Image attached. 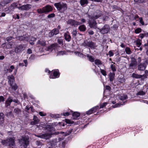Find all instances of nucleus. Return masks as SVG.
Returning <instances> with one entry per match:
<instances>
[{"label": "nucleus", "instance_id": "nucleus-12", "mask_svg": "<svg viewBox=\"0 0 148 148\" xmlns=\"http://www.w3.org/2000/svg\"><path fill=\"white\" fill-rule=\"evenodd\" d=\"M59 31L58 29H54L51 31L49 34V36L51 37L54 35H56L59 33Z\"/></svg>", "mask_w": 148, "mask_h": 148}, {"label": "nucleus", "instance_id": "nucleus-18", "mask_svg": "<svg viewBox=\"0 0 148 148\" xmlns=\"http://www.w3.org/2000/svg\"><path fill=\"white\" fill-rule=\"evenodd\" d=\"M8 83L10 84L14 83V78L12 75L8 76Z\"/></svg>", "mask_w": 148, "mask_h": 148}, {"label": "nucleus", "instance_id": "nucleus-34", "mask_svg": "<svg viewBox=\"0 0 148 148\" xmlns=\"http://www.w3.org/2000/svg\"><path fill=\"white\" fill-rule=\"evenodd\" d=\"M119 98L121 100L123 101L127 98V96L126 95H123L122 96H119Z\"/></svg>", "mask_w": 148, "mask_h": 148}, {"label": "nucleus", "instance_id": "nucleus-58", "mask_svg": "<svg viewBox=\"0 0 148 148\" xmlns=\"http://www.w3.org/2000/svg\"><path fill=\"white\" fill-rule=\"evenodd\" d=\"M72 34L73 36H75L77 34V32L76 30H73L72 32Z\"/></svg>", "mask_w": 148, "mask_h": 148}, {"label": "nucleus", "instance_id": "nucleus-62", "mask_svg": "<svg viewBox=\"0 0 148 148\" xmlns=\"http://www.w3.org/2000/svg\"><path fill=\"white\" fill-rule=\"evenodd\" d=\"M5 117L4 115L2 113H0V119L4 118Z\"/></svg>", "mask_w": 148, "mask_h": 148}, {"label": "nucleus", "instance_id": "nucleus-2", "mask_svg": "<svg viewBox=\"0 0 148 148\" xmlns=\"http://www.w3.org/2000/svg\"><path fill=\"white\" fill-rule=\"evenodd\" d=\"M52 8L51 6L47 5L43 7L42 8L38 9L37 10V12L39 14L46 13H48L52 10Z\"/></svg>", "mask_w": 148, "mask_h": 148}, {"label": "nucleus", "instance_id": "nucleus-36", "mask_svg": "<svg viewBox=\"0 0 148 148\" xmlns=\"http://www.w3.org/2000/svg\"><path fill=\"white\" fill-rule=\"evenodd\" d=\"M95 64L97 65H99L101 64V61L99 59H96L94 60Z\"/></svg>", "mask_w": 148, "mask_h": 148}, {"label": "nucleus", "instance_id": "nucleus-38", "mask_svg": "<svg viewBox=\"0 0 148 148\" xmlns=\"http://www.w3.org/2000/svg\"><path fill=\"white\" fill-rule=\"evenodd\" d=\"M14 112L16 114H19L21 112V110L18 108H16L14 109Z\"/></svg>", "mask_w": 148, "mask_h": 148}, {"label": "nucleus", "instance_id": "nucleus-32", "mask_svg": "<svg viewBox=\"0 0 148 148\" xmlns=\"http://www.w3.org/2000/svg\"><path fill=\"white\" fill-rule=\"evenodd\" d=\"M126 53L127 54H130L132 53V51L128 47H126L125 49Z\"/></svg>", "mask_w": 148, "mask_h": 148}, {"label": "nucleus", "instance_id": "nucleus-7", "mask_svg": "<svg viewBox=\"0 0 148 148\" xmlns=\"http://www.w3.org/2000/svg\"><path fill=\"white\" fill-rule=\"evenodd\" d=\"M67 24H69L72 26H76L79 25L81 23L78 21H75L74 20L69 19L67 21Z\"/></svg>", "mask_w": 148, "mask_h": 148}, {"label": "nucleus", "instance_id": "nucleus-5", "mask_svg": "<svg viewBox=\"0 0 148 148\" xmlns=\"http://www.w3.org/2000/svg\"><path fill=\"white\" fill-rule=\"evenodd\" d=\"M52 135V133L51 132H50L49 133H46L45 134H40L39 135H35L38 138H40L42 139H49L51 137Z\"/></svg>", "mask_w": 148, "mask_h": 148}, {"label": "nucleus", "instance_id": "nucleus-44", "mask_svg": "<svg viewBox=\"0 0 148 148\" xmlns=\"http://www.w3.org/2000/svg\"><path fill=\"white\" fill-rule=\"evenodd\" d=\"M36 145L38 146H40L42 145V143L40 141H37L36 142Z\"/></svg>", "mask_w": 148, "mask_h": 148}, {"label": "nucleus", "instance_id": "nucleus-9", "mask_svg": "<svg viewBox=\"0 0 148 148\" xmlns=\"http://www.w3.org/2000/svg\"><path fill=\"white\" fill-rule=\"evenodd\" d=\"M32 5L29 4H27L25 5H23L20 7H18V8L21 10H27L31 8Z\"/></svg>", "mask_w": 148, "mask_h": 148}, {"label": "nucleus", "instance_id": "nucleus-16", "mask_svg": "<svg viewBox=\"0 0 148 148\" xmlns=\"http://www.w3.org/2000/svg\"><path fill=\"white\" fill-rule=\"evenodd\" d=\"M8 141V145L9 146H14V138H10L7 139Z\"/></svg>", "mask_w": 148, "mask_h": 148}, {"label": "nucleus", "instance_id": "nucleus-42", "mask_svg": "<svg viewBox=\"0 0 148 148\" xmlns=\"http://www.w3.org/2000/svg\"><path fill=\"white\" fill-rule=\"evenodd\" d=\"M98 106H96L91 109L93 112H95L96 110L98 108Z\"/></svg>", "mask_w": 148, "mask_h": 148}, {"label": "nucleus", "instance_id": "nucleus-13", "mask_svg": "<svg viewBox=\"0 0 148 148\" xmlns=\"http://www.w3.org/2000/svg\"><path fill=\"white\" fill-rule=\"evenodd\" d=\"M14 69V66L13 65H11L10 67H5V71L6 73H11Z\"/></svg>", "mask_w": 148, "mask_h": 148}, {"label": "nucleus", "instance_id": "nucleus-49", "mask_svg": "<svg viewBox=\"0 0 148 148\" xmlns=\"http://www.w3.org/2000/svg\"><path fill=\"white\" fill-rule=\"evenodd\" d=\"M139 22L142 25H144V22L143 21V18L142 17H140L139 18Z\"/></svg>", "mask_w": 148, "mask_h": 148}, {"label": "nucleus", "instance_id": "nucleus-46", "mask_svg": "<svg viewBox=\"0 0 148 148\" xmlns=\"http://www.w3.org/2000/svg\"><path fill=\"white\" fill-rule=\"evenodd\" d=\"M124 104V103H123V104H121V103H117L116 104L112 106V107L113 108H116L118 107H119L120 105H123Z\"/></svg>", "mask_w": 148, "mask_h": 148}, {"label": "nucleus", "instance_id": "nucleus-35", "mask_svg": "<svg viewBox=\"0 0 148 148\" xmlns=\"http://www.w3.org/2000/svg\"><path fill=\"white\" fill-rule=\"evenodd\" d=\"M66 54V52L63 51H58L57 55V56H60Z\"/></svg>", "mask_w": 148, "mask_h": 148}, {"label": "nucleus", "instance_id": "nucleus-19", "mask_svg": "<svg viewBox=\"0 0 148 148\" xmlns=\"http://www.w3.org/2000/svg\"><path fill=\"white\" fill-rule=\"evenodd\" d=\"M89 25L91 28H93L94 29L97 28V23L94 20L92 21H90L89 23Z\"/></svg>", "mask_w": 148, "mask_h": 148}, {"label": "nucleus", "instance_id": "nucleus-51", "mask_svg": "<svg viewBox=\"0 0 148 148\" xmlns=\"http://www.w3.org/2000/svg\"><path fill=\"white\" fill-rule=\"evenodd\" d=\"M107 104L106 102L104 103L101 104L100 106V108H102L105 107Z\"/></svg>", "mask_w": 148, "mask_h": 148}, {"label": "nucleus", "instance_id": "nucleus-48", "mask_svg": "<svg viewBox=\"0 0 148 148\" xmlns=\"http://www.w3.org/2000/svg\"><path fill=\"white\" fill-rule=\"evenodd\" d=\"M100 70H101V73L103 75L105 76L106 75V71L105 70L101 69H100Z\"/></svg>", "mask_w": 148, "mask_h": 148}, {"label": "nucleus", "instance_id": "nucleus-63", "mask_svg": "<svg viewBox=\"0 0 148 148\" xmlns=\"http://www.w3.org/2000/svg\"><path fill=\"white\" fill-rule=\"evenodd\" d=\"M12 38L11 36L8 37L6 38V40L8 41H9L11 40Z\"/></svg>", "mask_w": 148, "mask_h": 148}, {"label": "nucleus", "instance_id": "nucleus-6", "mask_svg": "<svg viewBox=\"0 0 148 148\" xmlns=\"http://www.w3.org/2000/svg\"><path fill=\"white\" fill-rule=\"evenodd\" d=\"M25 48V47L23 45L21 44L17 45L15 48L14 51L16 53H20L23 51Z\"/></svg>", "mask_w": 148, "mask_h": 148}, {"label": "nucleus", "instance_id": "nucleus-8", "mask_svg": "<svg viewBox=\"0 0 148 148\" xmlns=\"http://www.w3.org/2000/svg\"><path fill=\"white\" fill-rule=\"evenodd\" d=\"M98 29L100 30V32L101 33L105 34L108 32L110 29V28L109 25H106L101 29H100L99 28H98Z\"/></svg>", "mask_w": 148, "mask_h": 148}, {"label": "nucleus", "instance_id": "nucleus-43", "mask_svg": "<svg viewBox=\"0 0 148 148\" xmlns=\"http://www.w3.org/2000/svg\"><path fill=\"white\" fill-rule=\"evenodd\" d=\"M75 53L76 55H78V56L80 57H83V55L82 53H80L77 51L75 52Z\"/></svg>", "mask_w": 148, "mask_h": 148}, {"label": "nucleus", "instance_id": "nucleus-59", "mask_svg": "<svg viewBox=\"0 0 148 148\" xmlns=\"http://www.w3.org/2000/svg\"><path fill=\"white\" fill-rule=\"evenodd\" d=\"M92 111L91 109L86 112V114H92Z\"/></svg>", "mask_w": 148, "mask_h": 148}, {"label": "nucleus", "instance_id": "nucleus-52", "mask_svg": "<svg viewBox=\"0 0 148 148\" xmlns=\"http://www.w3.org/2000/svg\"><path fill=\"white\" fill-rule=\"evenodd\" d=\"M58 42L60 44H61L63 43V40L61 38H59L58 39Z\"/></svg>", "mask_w": 148, "mask_h": 148}, {"label": "nucleus", "instance_id": "nucleus-37", "mask_svg": "<svg viewBox=\"0 0 148 148\" xmlns=\"http://www.w3.org/2000/svg\"><path fill=\"white\" fill-rule=\"evenodd\" d=\"M4 122V118L0 119V127L4 126L3 123Z\"/></svg>", "mask_w": 148, "mask_h": 148}, {"label": "nucleus", "instance_id": "nucleus-56", "mask_svg": "<svg viewBox=\"0 0 148 148\" xmlns=\"http://www.w3.org/2000/svg\"><path fill=\"white\" fill-rule=\"evenodd\" d=\"M134 1L139 3H142L144 2L145 0H134Z\"/></svg>", "mask_w": 148, "mask_h": 148}, {"label": "nucleus", "instance_id": "nucleus-29", "mask_svg": "<svg viewBox=\"0 0 148 148\" xmlns=\"http://www.w3.org/2000/svg\"><path fill=\"white\" fill-rule=\"evenodd\" d=\"M74 119H75L80 115V113L79 112H76L73 113L72 114Z\"/></svg>", "mask_w": 148, "mask_h": 148}, {"label": "nucleus", "instance_id": "nucleus-64", "mask_svg": "<svg viewBox=\"0 0 148 148\" xmlns=\"http://www.w3.org/2000/svg\"><path fill=\"white\" fill-rule=\"evenodd\" d=\"M23 62L25 64V66H27V60H23Z\"/></svg>", "mask_w": 148, "mask_h": 148}, {"label": "nucleus", "instance_id": "nucleus-60", "mask_svg": "<svg viewBox=\"0 0 148 148\" xmlns=\"http://www.w3.org/2000/svg\"><path fill=\"white\" fill-rule=\"evenodd\" d=\"M55 16L54 14L53 13L51 14H49L48 16L47 17L48 18H50L51 17H54Z\"/></svg>", "mask_w": 148, "mask_h": 148}, {"label": "nucleus", "instance_id": "nucleus-30", "mask_svg": "<svg viewBox=\"0 0 148 148\" xmlns=\"http://www.w3.org/2000/svg\"><path fill=\"white\" fill-rule=\"evenodd\" d=\"M86 28L84 25L80 26L79 27V29L81 31H84L86 29Z\"/></svg>", "mask_w": 148, "mask_h": 148}, {"label": "nucleus", "instance_id": "nucleus-24", "mask_svg": "<svg viewBox=\"0 0 148 148\" xmlns=\"http://www.w3.org/2000/svg\"><path fill=\"white\" fill-rule=\"evenodd\" d=\"M37 44L40 45L41 46H45L46 45L45 41L42 40H39L37 42Z\"/></svg>", "mask_w": 148, "mask_h": 148}, {"label": "nucleus", "instance_id": "nucleus-53", "mask_svg": "<svg viewBox=\"0 0 148 148\" xmlns=\"http://www.w3.org/2000/svg\"><path fill=\"white\" fill-rule=\"evenodd\" d=\"M11 1V0H4L3 3L4 4H6L9 3Z\"/></svg>", "mask_w": 148, "mask_h": 148}, {"label": "nucleus", "instance_id": "nucleus-40", "mask_svg": "<svg viewBox=\"0 0 148 148\" xmlns=\"http://www.w3.org/2000/svg\"><path fill=\"white\" fill-rule=\"evenodd\" d=\"M51 145L52 146H54L56 145L57 140L56 139H54L51 142Z\"/></svg>", "mask_w": 148, "mask_h": 148}, {"label": "nucleus", "instance_id": "nucleus-57", "mask_svg": "<svg viewBox=\"0 0 148 148\" xmlns=\"http://www.w3.org/2000/svg\"><path fill=\"white\" fill-rule=\"evenodd\" d=\"M39 114L41 116H44L46 115L45 113H44L42 112H40L39 113Z\"/></svg>", "mask_w": 148, "mask_h": 148}, {"label": "nucleus", "instance_id": "nucleus-31", "mask_svg": "<svg viewBox=\"0 0 148 148\" xmlns=\"http://www.w3.org/2000/svg\"><path fill=\"white\" fill-rule=\"evenodd\" d=\"M87 57L88 58L89 60L91 62H93L95 60V58L92 56L89 55L88 54L87 55Z\"/></svg>", "mask_w": 148, "mask_h": 148}, {"label": "nucleus", "instance_id": "nucleus-23", "mask_svg": "<svg viewBox=\"0 0 148 148\" xmlns=\"http://www.w3.org/2000/svg\"><path fill=\"white\" fill-rule=\"evenodd\" d=\"M115 73H110L109 75L110 80V82L113 81L114 78Z\"/></svg>", "mask_w": 148, "mask_h": 148}, {"label": "nucleus", "instance_id": "nucleus-61", "mask_svg": "<svg viewBox=\"0 0 148 148\" xmlns=\"http://www.w3.org/2000/svg\"><path fill=\"white\" fill-rule=\"evenodd\" d=\"M27 53L28 54H30L32 53V51L30 49H29L27 50Z\"/></svg>", "mask_w": 148, "mask_h": 148}, {"label": "nucleus", "instance_id": "nucleus-41", "mask_svg": "<svg viewBox=\"0 0 148 148\" xmlns=\"http://www.w3.org/2000/svg\"><path fill=\"white\" fill-rule=\"evenodd\" d=\"M13 45L12 42H10L6 45V47L7 48H12Z\"/></svg>", "mask_w": 148, "mask_h": 148}, {"label": "nucleus", "instance_id": "nucleus-21", "mask_svg": "<svg viewBox=\"0 0 148 148\" xmlns=\"http://www.w3.org/2000/svg\"><path fill=\"white\" fill-rule=\"evenodd\" d=\"M17 39L20 40L22 41L23 40H25L28 41V38L26 36H18L17 37Z\"/></svg>", "mask_w": 148, "mask_h": 148}, {"label": "nucleus", "instance_id": "nucleus-33", "mask_svg": "<svg viewBox=\"0 0 148 148\" xmlns=\"http://www.w3.org/2000/svg\"><path fill=\"white\" fill-rule=\"evenodd\" d=\"M136 42L137 47H139L142 44V40L138 39L136 40Z\"/></svg>", "mask_w": 148, "mask_h": 148}, {"label": "nucleus", "instance_id": "nucleus-54", "mask_svg": "<svg viewBox=\"0 0 148 148\" xmlns=\"http://www.w3.org/2000/svg\"><path fill=\"white\" fill-rule=\"evenodd\" d=\"M114 53L112 52V51H110L108 52V55L110 57L114 55Z\"/></svg>", "mask_w": 148, "mask_h": 148}, {"label": "nucleus", "instance_id": "nucleus-50", "mask_svg": "<svg viewBox=\"0 0 148 148\" xmlns=\"http://www.w3.org/2000/svg\"><path fill=\"white\" fill-rule=\"evenodd\" d=\"M141 31V29L140 28H138L137 29H136L135 30V32L136 34H138L140 33Z\"/></svg>", "mask_w": 148, "mask_h": 148}, {"label": "nucleus", "instance_id": "nucleus-28", "mask_svg": "<svg viewBox=\"0 0 148 148\" xmlns=\"http://www.w3.org/2000/svg\"><path fill=\"white\" fill-rule=\"evenodd\" d=\"M80 4L82 6L87 5L88 3L87 0H80Z\"/></svg>", "mask_w": 148, "mask_h": 148}, {"label": "nucleus", "instance_id": "nucleus-25", "mask_svg": "<svg viewBox=\"0 0 148 148\" xmlns=\"http://www.w3.org/2000/svg\"><path fill=\"white\" fill-rule=\"evenodd\" d=\"M12 101V100L11 98V97H9V98L6 101L5 103V105L6 107L8 106H10V103Z\"/></svg>", "mask_w": 148, "mask_h": 148}, {"label": "nucleus", "instance_id": "nucleus-27", "mask_svg": "<svg viewBox=\"0 0 148 148\" xmlns=\"http://www.w3.org/2000/svg\"><path fill=\"white\" fill-rule=\"evenodd\" d=\"M145 69V66L144 64H140L138 66V69L140 70H144Z\"/></svg>", "mask_w": 148, "mask_h": 148}, {"label": "nucleus", "instance_id": "nucleus-39", "mask_svg": "<svg viewBox=\"0 0 148 148\" xmlns=\"http://www.w3.org/2000/svg\"><path fill=\"white\" fill-rule=\"evenodd\" d=\"M1 143L3 145H8V141L7 139L2 140Z\"/></svg>", "mask_w": 148, "mask_h": 148}, {"label": "nucleus", "instance_id": "nucleus-10", "mask_svg": "<svg viewBox=\"0 0 148 148\" xmlns=\"http://www.w3.org/2000/svg\"><path fill=\"white\" fill-rule=\"evenodd\" d=\"M58 47V44H53L49 46L46 49V51H49V52H51L53 49L55 50Z\"/></svg>", "mask_w": 148, "mask_h": 148}, {"label": "nucleus", "instance_id": "nucleus-1", "mask_svg": "<svg viewBox=\"0 0 148 148\" xmlns=\"http://www.w3.org/2000/svg\"><path fill=\"white\" fill-rule=\"evenodd\" d=\"M54 5L57 9L61 12H64L67 9V4L62 2L55 3L54 4Z\"/></svg>", "mask_w": 148, "mask_h": 148}, {"label": "nucleus", "instance_id": "nucleus-22", "mask_svg": "<svg viewBox=\"0 0 148 148\" xmlns=\"http://www.w3.org/2000/svg\"><path fill=\"white\" fill-rule=\"evenodd\" d=\"M10 85L12 88V90L13 91H15L18 88V86L15 83Z\"/></svg>", "mask_w": 148, "mask_h": 148}, {"label": "nucleus", "instance_id": "nucleus-17", "mask_svg": "<svg viewBox=\"0 0 148 148\" xmlns=\"http://www.w3.org/2000/svg\"><path fill=\"white\" fill-rule=\"evenodd\" d=\"M64 36L65 39L66 41L68 42H69L70 41L71 39V37L68 32L65 33Z\"/></svg>", "mask_w": 148, "mask_h": 148}, {"label": "nucleus", "instance_id": "nucleus-26", "mask_svg": "<svg viewBox=\"0 0 148 148\" xmlns=\"http://www.w3.org/2000/svg\"><path fill=\"white\" fill-rule=\"evenodd\" d=\"M132 76L133 77L136 79L140 78L143 77L142 75H138L135 73H132Z\"/></svg>", "mask_w": 148, "mask_h": 148}, {"label": "nucleus", "instance_id": "nucleus-4", "mask_svg": "<svg viewBox=\"0 0 148 148\" xmlns=\"http://www.w3.org/2000/svg\"><path fill=\"white\" fill-rule=\"evenodd\" d=\"M20 142L21 146H23L24 148H26L29 144L28 139L26 136H22Z\"/></svg>", "mask_w": 148, "mask_h": 148}, {"label": "nucleus", "instance_id": "nucleus-15", "mask_svg": "<svg viewBox=\"0 0 148 148\" xmlns=\"http://www.w3.org/2000/svg\"><path fill=\"white\" fill-rule=\"evenodd\" d=\"M34 121L31 122V124L32 125H34L37 124L40 121V120L36 116H34L33 118Z\"/></svg>", "mask_w": 148, "mask_h": 148}, {"label": "nucleus", "instance_id": "nucleus-55", "mask_svg": "<svg viewBox=\"0 0 148 148\" xmlns=\"http://www.w3.org/2000/svg\"><path fill=\"white\" fill-rule=\"evenodd\" d=\"M17 6L18 4L17 3H14L11 5V6L13 7V8L17 7Z\"/></svg>", "mask_w": 148, "mask_h": 148}, {"label": "nucleus", "instance_id": "nucleus-45", "mask_svg": "<svg viewBox=\"0 0 148 148\" xmlns=\"http://www.w3.org/2000/svg\"><path fill=\"white\" fill-rule=\"evenodd\" d=\"M145 92H144L143 91H141L139 92L137 94V95H143L145 94Z\"/></svg>", "mask_w": 148, "mask_h": 148}, {"label": "nucleus", "instance_id": "nucleus-20", "mask_svg": "<svg viewBox=\"0 0 148 148\" xmlns=\"http://www.w3.org/2000/svg\"><path fill=\"white\" fill-rule=\"evenodd\" d=\"M101 12L100 11L97 10L96 12L94 14V18L95 19H97L101 16Z\"/></svg>", "mask_w": 148, "mask_h": 148}, {"label": "nucleus", "instance_id": "nucleus-14", "mask_svg": "<svg viewBox=\"0 0 148 148\" xmlns=\"http://www.w3.org/2000/svg\"><path fill=\"white\" fill-rule=\"evenodd\" d=\"M137 62L134 58H132V59L131 62L129 64V67L130 68H133L135 67L137 65Z\"/></svg>", "mask_w": 148, "mask_h": 148}, {"label": "nucleus", "instance_id": "nucleus-11", "mask_svg": "<svg viewBox=\"0 0 148 148\" xmlns=\"http://www.w3.org/2000/svg\"><path fill=\"white\" fill-rule=\"evenodd\" d=\"M52 72L53 73V76L51 75L50 76L49 78H50L54 79L57 78L59 77V73L58 70L53 71Z\"/></svg>", "mask_w": 148, "mask_h": 148}, {"label": "nucleus", "instance_id": "nucleus-3", "mask_svg": "<svg viewBox=\"0 0 148 148\" xmlns=\"http://www.w3.org/2000/svg\"><path fill=\"white\" fill-rule=\"evenodd\" d=\"M82 46L85 47H88L90 48L91 49H95L97 47V45L95 43L92 41H85L82 44Z\"/></svg>", "mask_w": 148, "mask_h": 148}, {"label": "nucleus", "instance_id": "nucleus-47", "mask_svg": "<svg viewBox=\"0 0 148 148\" xmlns=\"http://www.w3.org/2000/svg\"><path fill=\"white\" fill-rule=\"evenodd\" d=\"M110 67L113 71H116V69L115 68V65H114L113 64H111L110 66Z\"/></svg>", "mask_w": 148, "mask_h": 148}]
</instances>
